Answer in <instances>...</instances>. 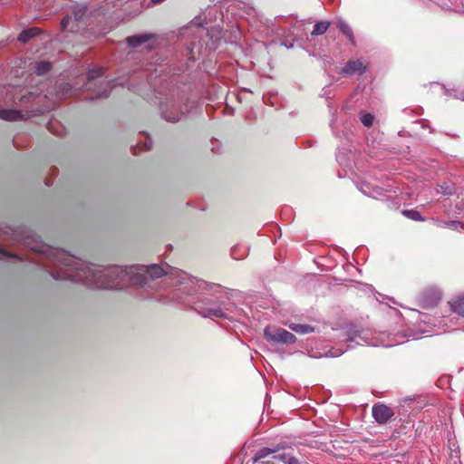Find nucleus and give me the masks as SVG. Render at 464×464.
Listing matches in <instances>:
<instances>
[{
  "instance_id": "obj_34",
  "label": "nucleus",
  "mask_w": 464,
  "mask_h": 464,
  "mask_svg": "<svg viewBox=\"0 0 464 464\" xmlns=\"http://www.w3.org/2000/svg\"><path fill=\"white\" fill-rule=\"evenodd\" d=\"M285 47L289 48L290 46L288 45V44H285Z\"/></svg>"
},
{
  "instance_id": "obj_24",
  "label": "nucleus",
  "mask_w": 464,
  "mask_h": 464,
  "mask_svg": "<svg viewBox=\"0 0 464 464\" xmlns=\"http://www.w3.org/2000/svg\"><path fill=\"white\" fill-rule=\"evenodd\" d=\"M446 93L464 101V88L452 89L451 91L446 90Z\"/></svg>"
},
{
  "instance_id": "obj_9",
  "label": "nucleus",
  "mask_w": 464,
  "mask_h": 464,
  "mask_svg": "<svg viewBox=\"0 0 464 464\" xmlns=\"http://www.w3.org/2000/svg\"><path fill=\"white\" fill-rule=\"evenodd\" d=\"M372 411L374 420L380 424L386 423L394 414L392 408L381 403L373 405Z\"/></svg>"
},
{
  "instance_id": "obj_10",
  "label": "nucleus",
  "mask_w": 464,
  "mask_h": 464,
  "mask_svg": "<svg viewBox=\"0 0 464 464\" xmlns=\"http://www.w3.org/2000/svg\"><path fill=\"white\" fill-rule=\"evenodd\" d=\"M285 449V443L279 444L275 448L264 447L259 449L253 460L254 462H260L261 464H271L272 461L270 459H266L272 454L278 452L280 450Z\"/></svg>"
},
{
  "instance_id": "obj_18",
  "label": "nucleus",
  "mask_w": 464,
  "mask_h": 464,
  "mask_svg": "<svg viewBox=\"0 0 464 464\" xmlns=\"http://www.w3.org/2000/svg\"><path fill=\"white\" fill-rule=\"evenodd\" d=\"M329 26H330V23L327 21L317 22L314 25V29H313L311 34L314 36L322 35L328 30Z\"/></svg>"
},
{
  "instance_id": "obj_27",
  "label": "nucleus",
  "mask_w": 464,
  "mask_h": 464,
  "mask_svg": "<svg viewBox=\"0 0 464 464\" xmlns=\"http://www.w3.org/2000/svg\"><path fill=\"white\" fill-rule=\"evenodd\" d=\"M287 457H288V455L286 453H285V452L279 453V451H278L276 453L272 454L271 459L274 460H277V461L285 463Z\"/></svg>"
},
{
  "instance_id": "obj_14",
  "label": "nucleus",
  "mask_w": 464,
  "mask_h": 464,
  "mask_svg": "<svg viewBox=\"0 0 464 464\" xmlns=\"http://www.w3.org/2000/svg\"><path fill=\"white\" fill-rule=\"evenodd\" d=\"M336 26L350 42H354L353 32L346 21L342 18H338L336 21Z\"/></svg>"
},
{
  "instance_id": "obj_8",
  "label": "nucleus",
  "mask_w": 464,
  "mask_h": 464,
  "mask_svg": "<svg viewBox=\"0 0 464 464\" xmlns=\"http://www.w3.org/2000/svg\"><path fill=\"white\" fill-rule=\"evenodd\" d=\"M366 72V66L361 59L350 60L340 70L339 73L343 76H352L355 73L362 75Z\"/></svg>"
},
{
  "instance_id": "obj_37",
  "label": "nucleus",
  "mask_w": 464,
  "mask_h": 464,
  "mask_svg": "<svg viewBox=\"0 0 464 464\" xmlns=\"http://www.w3.org/2000/svg\"><path fill=\"white\" fill-rule=\"evenodd\" d=\"M203 25L201 27H198V29H201V31H204V28H202Z\"/></svg>"
},
{
  "instance_id": "obj_17",
  "label": "nucleus",
  "mask_w": 464,
  "mask_h": 464,
  "mask_svg": "<svg viewBox=\"0 0 464 464\" xmlns=\"http://www.w3.org/2000/svg\"><path fill=\"white\" fill-rule=\"evenodd\" d=\"M249 248L242 245L234 246L231 248V256L236 260L245 258L248 255Z\"/></svg>"
},
{
  "instance_id": "obj_19",
  "label": "nucleus",
  "mask_w": 464,
  "mask_h": 464,
  "mask_svg": "<svg viewBox=\"0 0 464 464\" xmlns=\"http://www.w3.org/2000/svg\"><path fill=\"white\" fill-rule=\"evenodd\" d=\"M51 67L52 65L49 62L41 61L35 63L34 70L37 75L42 76L47 73Z\"/></svg>"
},
{
  "instance_id": "obj_1",
  "label": "nucleus",
  "mask_w": 464,
  "mask_h": 464,
  "mask_svg": "<svg viewBox=\"0 0 464 464\" xmlns=\"http://www.w3.org/2000/svg\"><path fill=\"white\" fill-rule=\"evenodd\" d=\"M34 252L44 253L49 260V273L56 280H70L86 286L102 289L134 287L142 298L152 297L160 288L157 279L167 276L171 285H180V291L192 295L198 290L204 295L195 303V310L210 319L237 320L242 314L231 300V291L220 285L190 278L186 273L167 264L162 266H110L87 263L64 250L43 245L34 237Z\"/></svg>"
},
{
  "instance_id": "obj_15",
  "label": "nucleus",
  "mask_w": 464,
  "mask_h": 464,
  "mask_svg": "<svg viewBox=\"0 0 464 464\" xmlns=\"http://www.w3.org/2000/svg\"><path fill=\"white\" fill-rule=\"evenodd\" d=\"M150 39V35L144 34L140 35H131L127 38V44L130 47H139L142 44L148 42Z\"/></svg>"
},
{
  "instance_id": "obj_35",
  "label": "nucleus",
  "mask_w": 464,
  "mask_h": 464,
  "mask_svg": "<svg viewBox=\"0 0 464 464\" xmlns=\"http://www.w3.org/2000/svg\"><path fill=\"white\" fill-rule=\"evenodd\" d=\"M285 47L289 48L290 46L288 45V44H285Z\"/></svg>"
},
{
  "instance_id": "obj_25",
  "label": "nucleus",
  "mask_w": 464,
  "mask_h": 464,
  "mask_svg": "<svg viewBox=\"0 0 464 464\" xmlns=\"http://www.w3.org/2000/svg\"><path fill=\"white\" fill-rule=\"evenodd\" d=\"M373 120L374 117L371 113H364L361 116V121L366 127L372 126L373 123Z\"/></svg>"
},
{
  "instance_id": "obj_5",
  "label": "nucleus",
  "mask_w": 464,
  "mask_h": 464,
  "mask_svg": "<svg viewBox=\"0 0 464 464\" xmlns=\"http://www.w3.org/2000/svg\"><path fill=\"white\" fill-rule=\"evenodd\" d=\"M86 6L82 5H75L73 7V15H66L61 22L63 31L77 32L79 30V23H81L86 14Z\"/></svg>"
},
{
  "instance_id": "obj_2",
  "label": "nucleus",
  "mask_w": 464,
  "mask_h": 464,
  "mask_svg": "<svg viewBox=\"0 0 464 464\" xmlns=\"http://www.w3.org/2000/svg\"><path fill=\"white\" fill-rule=\"evenodd\" d=\"M190 106L184 94L179 92L169 93L163 101L160 102V111L161 117L168 121H179Z\"/></svg>"
},
{
  "instance_id": "obj_29",
  "label": "nucleus",
  "mask_w": 464,
  "mask_h": 464,
  "mask_svg": "<svg viewBox=\"0 0 464 464\" xmlns=\"http://www.w3.org/2000/svg\"><path fill=\"white\" fill-rule=\"evenodd\" d=\"M203 23L200 21V19H194L189 23L188 28L191 29L193 27H201Z\"/></svg>"
},
{
  "instance_id": "obj_21",
  "label": "nucleus",
  "mask_w": 464,
  "mask_h": 464,
  "mask_svg": "<svg viewBox=\"0 0 464 464\" xmlns=\"http://www.w3.org/2000/svg\"><path fill=\"white\" fill-rule=\"evenodd\" d=\"M37 32H38L37 28H30L27 30H24L18 35V40L22 43H26L30 39H32L34 36H35L37 34Z\"/></svg>"
},
{
  "instance_id": "obj_4",
  "label": "nucleus",
  "mask_w": 464,
  "mask_h": 464,
  "mask_svg": "<svg viewBox=\"0 0 464 464\" xmlns=\"http://www.w3.org/2000/svg\"><path fill=\"white\" fill-rule=\"evenodd\" d=\"M264 336L267 342L273 344H291L296 342V337L294 334L276 326H266L264 329Z\"/></svg>"
},
{
  "instance_id": "obj_16",
  "label": "nucleus",
  "mask_w": 464,
  "mask_h": 464,
  "mask_svg": "<svg viewBox=\"0 0 464 464\" xmlns=\"http://www.w3.org/2000/svg\"><path fill=\"white\" fill-rule=\"evenodd\" d=\"M288 327L296 334H307L314 332V327L306 324H295L291 323Z\"/></svg>"
},
{
  "instance_id": "obj_6",
  "label": "nucleus",
  "mask_w": 464,
  "mask_h": 464,
  "mask_svg": "<svg viewBox=\"0 0 464 464\" xmlns=\"http://www.w3.org/2000/svg\"><path fill=\"white\" fill-rule=\"evenodd\" d=\"M36 98L37 95L33 92L23 89L19 90V93H17V89L12 88L6 95V102H13L21 107H26L33 103Z\"/></svg>"
},
{
  "instance_id": "obj_3",
  "label": "nucleus",
  "mask_w": 464,
  "mask_h": 464,
  "mask_svg": "<svg viewBox=\"0 0 464 464\" xmlns=\"http://www.w3.org/2000/svg\"><path fill=\"white\" fill-rule=\"evenodd\" d=\"M104 70L102 68H96L88 72L85 88L86 90H92L95 98L108 97L112 88L111 82L102 78Z\"/></svg>"
},
{
  "instance_id": "obj_36",
  "label": "nucleus",
  "mask_w": 464,
  "mask_h": 464,
  "mask_svg": "<svg viewBox=\"0 0 464 464\" xmlns=\"http://www.w3.org/2000/svg\"><path fill=\"white\" fill-rule=\"evenodd\" d=\"M285 47L289 48L290 46L288 45V44H285Z\"/></svg>"
},
{
  "instance_id": "obj_33",
  "label": "nucleus",
  "mask_w": 464,
  "mask_h": 464,
  "mask_svg": "<svg viewBox=\"0 0 464 464\" xmlns=\"http://www.w3.org/2000/svg\"><path fill=\"white\" fill-rule=\"evenodd\" d=\"M393 345H394V343H387V344H385V346H389V347L390 346H393Z\"/></svg>"
},
{
  "instance_id": "obj_23",
  "label": "nucleus",
  "mask_w": 464,
  "mask_h": 464,
  "mask_svg": "<svg viewBox=\"0 0 464 464\" xmlns=\"http://www.w3.org/2000/svg\"><path fill=\"white\" fill-rule=\"evenodd\" d=\"M144 140L142 142H139L138 146L140 150H149L152 147V140L149 135H145L143 137Z\"/></svg>"
},
{
  "instance_id": "obj_20",
  "label": "nucleus",
  "mask_w": 464,
  "mask_h": 464,
  "mask_svg": "<svg viewBox=\"0 0 464 464\" xmlns=\"http://www.w3.org/2000/svg\"><path fill=\"white\" fill-rule=\"evenodd\" d=\"M353 348V345L348 344L343 348V344L339 345L338 347H333L330 349L326 353L325 356L327 357H338L342 355L345 351L348 349Z\"/></svg>"
},
{
  "instance_id": "obj_30",
  "label": "nucleus",
  "mask_w": 464,
  "mask_h": 464,
  "mask_svg": "<svg viewBox=\"0 0 464 464\" xmlns=\"http://www.w3.org/2000/svg\"><path fill=\"white\" fill-rule=\"evenodd\" d=\"M285 464H300V461L293 456H288Z\"/></svg>"
},
{
  "instance_id": "obj_26",
  "label": "nucleus",
  "mask_w": 464,
  "mask_h": 464,
  "mask_svg": "<svg viewBox=\"0 0 464 464\" xmlns=\"http://www.w3.org/2000/svg\"><path fill=\"white\" fill-rule=\"evenodd\" d=\"M6 258H14L15 260H20V257L14 254H11L8 251H5L0 247V259Z\"/></svg>"
},
{
  "instance_id": "obj_7",
  "label": "nucleus",
  "mask_w": 464,
  "mask_h": 464,
  "mask_svg": "<svg viewBox=\"0 0 464 464\" xmlns=\"http://www.w3.org/2000/svg\"><path fill=\"white\" fill-rule=\"evenodd\" d=\"M346 342L354 343L357 345H372L377 346L378 344L372 342L369 337V333L366 331L353 330L347 333Z\"/></svg>"
},
{
  "instance_id": "obj_28",
  "label": "nucleus",
  "mask_w": 464,
  "mask_h": 464,
  "mask_svg": "<svg viewBox=\"0 0 464 464\" xmlns=\"http://www.w3.org/2000/svg\"><path fill=\"white\" fill-rule=\"evenodd\" d=\"M445 225L447 227H452V228H458L459 227H462L463 226L462 223L460 221H458V220L445 222Z\"/></svg>"
},
{
  "instance_id": "obj_31",
  "label": "nucleus",
  "mask_w": 464,
  "mask_h": 464,
  "mask_svg": "<svg viewBox=\"0 0 464 464\" xmlns=\"http://www.w3.org/2000/svg\"><path fill=\"white\" fill-rule=\"evenodd\" d=\"M165 0H150L149 5H159L162 2H164Z\"/></svg>"
},
{
  "instance_id": "obj_11",
  "label": "nucleus",
  "mask_w": 464,
  "mask_h": 464,
  "mask_svg": "<svg viewBox=\"0 0 464 464\" xmlns=\"http://www.w3.org/2000/svg\"><path fill=\"white\" fill-rule=\"evenodd\" d=\"M32 111H30L31 112ZM29 116V111L23 113L21 111L16 109H3L0 110V119L5 121H18L24 120Z\"/></svg>"
},
{
  "instance_id": "obj_13",
  "label": "nucleus",
  "mask_w": 464,
  "mask_h": 464,
  "mask_svg": "<svg viewBox=\"0 0 464 464\" xmlns=\"http://www.w3.org/2000/svg\"><path fill=\"white\" fill-rule=\"evenodd\" d=\"M449 304L453 313L464 317V295L451 299Z\"/></svg>"
},
{
  "instance_id": "obj_32",
  "label": "nucleus",
  "mask_w": 464,
  "mask_h": 464,
  "mask_svg": "<svg viewBox=\"0 0 464 464\" xmlns=\"http://www.w3.org/2000/svg\"><path fill=\"white\" fill-rule=\"evenodd\" d=\"M440 299V296L439 294H436L434 296V303L438 302Z\"/></svg>"
},
{
  "instance_id": "obj_22",
  "label": "nucleus",
  "mask_w": 464,
  "mask_h": 464,
  "mask_svg": "<svg viewBox=\"0 0 464 464\" xmlns=\"http://www.w3.org/2000/svg\"><path fill=\"white\" fill-rule=\"evenodd\" d=\"M402 214L408 218L414 221H422L424 218L421 217L420 213L414 209L403 210Z\"/></svg>"
},
{
  "instance_id": "obj_12",
  "label": "nucleus",
  "mask_w": 464,
  "mask_h": 464,
  "mask_svg": "<svg viewBox=\"0 0 464 464\" xmlns=\"http://www.w3.org/2000/svg\"><path fill=\"white\" fill-rule=\"evenodd\" d=\"M358 188L362 194H364L370 198H378L379 197L383 195L382 188H381L379 187H372L369 183H366V182L361 183L358 186Z\"/></svg>"
}]
</instances>
